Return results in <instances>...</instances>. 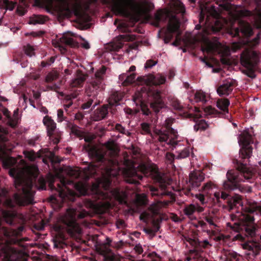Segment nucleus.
Here are the masks:
<instances>
[{
    "label": "nucleus",
    "mask_w": 261,
    "mask_h": 261,
    "mask_svg": "<svg viewBox=\"0 0 261 261\" xmlns=\"http://www.w3.org/2000/svg\"><path fill=\"white\" fill-rule=\"evenodd\" d=\"M17 192L14 195V200L20 206L33 204L35 189L39 190L48 189L54 194L50 196L49 200L52 202L57 201V197L63 201H74L78 194L67 187L72 185L81 195H91L94 200L105 201L99 204L103 205L105 210L111 207L110 200L112 196L121 204V190L118 189H111L112 180H95L91 185L88 180H13Z\"/></svg>",
    "instance_id": "1"
},
{
    "label": "nucleus",
    "mask_w": 261,
    "mask_h": 261,
    "mask_svg": "<svg viewBox=\"0 0 261 261\" xmlns=\"http://www.w3.org/2000/svg\"><path fill=\"white\" fill-rule=\"evenodd\" d=\"M228 206L229 210H232L237 206V204L241 206V211L237 212L235 214H231L232 221H237L233 225L228 223L232 230L239 232L233 238V240L241 241H245V237L250 238L243 245V248L247 250V254L249 258L253 259L259 255L261 252V244L254 240L257 230V225L255 223L254 215H261V205L256 202H247L243 205L240 198H229Z\"/></svg>",
    "instance_id": "2"
},
{
    "label": "nucleus",
    "mask_w": 261,
    "mask_h": 261,
    "mask_svg": "<svg viewBox=\"0 0 261 261\" xmlns=\"http://www.w3.org/2000/svg\"><path fill=\"white\" fill-rule=\"evenodd\" d=\"M124 164L125 167L123 173L126 177H133L136 176L141 179L144 176L151 177L153 179H163L164 174L153 164L142 163L137 165L131 161L125 159Z\"/></svg>",
    "instance_id": "3"
},
{
    "label": "nucleus",
    "mask_w": 261,
    "mask_h": 261,
    "mask_svg": "<svg viewBox=\"0 0 261 261\" xmlns=\"http://www.w3.org/2000/svg\"><path fill=\"white\" fill-rule=\"evenodd\" d=\"M210 31H205L203 34L197 35L193 37L192 43L203 41L205 42V46L202 47V50L206 52H217L222 57H227L231 51L235 52L241 48L242 44L240 42H234L230 47L221 44L217 40H210L207 39L206 35L210 33Z\"/></svg>",
    "instance_id": "4"
},
{
    "label": "nucleus",
    "mask_w": 261,
    "mask_h": 261,
    "mask_svg": "<svg viewBox=\"0 0 261 261\" xmlns=\"http://www.w3.org/2000/svg\"><path fill=\"white\" fill-rule=\"evenodd\" d=\"M154 19L157 22L164 21L169 19V23L164 33V40L165 43H168L173 38V33H176V38L180 35L179 21L175 15H171L168 10L158 11L155 14Z\"/></svg>",
    "instance_id": "5"
},
{
    "label": "nucleus",
    "mask_w": 261,
    "mask_h": 261,
    "mask_svg": "<svg viewBox=\"0 0 261 261\" xmlns=\"http://www.w3.org/2000/svg\"><path fill=\"white\" fill-rule=\"evenodd\" d=\"M113 10L117 14L122 15L128 14V9L133 11H138L139 13L145 14L149 10L148 2L138 5L135 0H112Z\"/></svg>",
    "instance_id": "6"
},
{
    "label": "nucleus",
    "mask_w": 261,
    "mask_h": 261,
    "mask_svg": "<svg viewBox=\"0 0 261 261\" xmlns=\"http://www.w3.org/2000/svg\"><path fill=\"white\" fill-rule=\"evenodd\" d=\"M23 166V168H12L9 171L10 175L12 177L19 179L22 177L36 178L39 174L38 167L35 165L27 166L24 160L20 161Z\"/></svg>",
    "instance_id": "7"
},
{
    "label": "nucleus",
    "mask_w": 261,
    "mask_h": 261,
    "mask_svg": "<svg viewBox=\"0 0 261 261\" xmlns=\"http://www.w3.org/2000/svg\"><path fill=\"white\" fill-rule=\"evenodd\" d=\"M65 172L71 177L77 178H82V179H89L92 177L97 171L96 166L90 165L84 168L81 171L78 167H68L65 169Z\"/></svg>",
    "instance_id": "8"
},
{
    "label": "nucleus",
    "mask_w": 261,
    "mask_h": 261,
    "mask_svg": "<svg viewBox=\"0 0 261 261\" xmlns=\"http://www.w3.org/2000/svg\"><path fill=\"white\" fill-rule=\"evenodd\" d=\"M106 150L102 151L99 149H93L91 150L93 155L99 162H103L107 159V155L115 156L118 152V147L115 142L108 141L104 146Z\"/></svg>",
    "instance_id": "9"
},
{
    "label": "nucleus",
    "mask_w": 261,
    "mask_h": 261,
    "mask_svg": "<svg viewBox=\"0 0 261 261\" xmlns=\"http://www.w3.org/2000/svg\"><path fill=\"white\" fill-rule=\"evenodd\" d=\"M251 142V136L247 132H244L239 137L238 143L241 147L240 155L242 159L250 158L252 150V148L250 146Z\"/></svg>",
    "instance_id": "10"
},
{
    "label": "nucleus",
    "mask_w": 261,
    "mask_h": 261,
    "mask_svg": "<svg viewBox=\"0 0 261 261\" xmlns=\"http://www.w3.org/2000/svg\"><path fill=\"white\" fill-rule=\"evenodd\" d=\"M220 9L227 12L233 20L240 17L248 16L251 14L250 11L246 9L240 10L239 7L232 5L228 3H224L220 5Z\"/></svg>",
    "instance_id": "11"
},
{
    "label": "nucleus",
    "mask_w": 261,
    "mask_h": 261,
    "mask_svg": "<svg viewBox=\"0 0 261 261\" xmlns=\"http://www.w3.org/2000/svg\"><path fill=\"white\" fill-rule=\"evenodd\" d=\"M21 255L19 251L8 244L0 246V258L2 261H19Z\"/></svg>",
    "instance_id": "12"
},
{
    "label": "nucleus",
    "mask_w": 261,
    "mask_h": 261,
    "mask_svg": "<svg viewBox=\"0 0 261 261\" xmlns=\"http://www.w3.org/2000/svg\"><path fill=\"white\" fill-rule=\"evenodd\" d=\"M258 61V54L252 49H246L241 55V64L247 68H253Z\"/></svg>",
    "instance_id": "13"
},
{
    "label": "nucleus",
    "mask_w": 261,
    "mask_h": 261,
    "mask_svg": "<svg viewBox=\"0 0 261 261\" xmlns=\"http://www.w3.org/2000/svg\"><path fill=\"white\" fill-rule=\"evenodd\" d=\"M156 134L158 136V140L161 142H165L167 144L175 146L176 145V142L174 140L177 138V133L176 130L171 128L167 131H162L158 130Z\"/></svg>",
    "instance_id": "14"
},
{
    "label": "nucleus",
    "mask_w": 261,
    "mask_h": 261,
    "mask_svg": "<svg viewBox=\"0 0 261 261\" xmlns=\"http://www.w3.org/2000/svg\"><path fill=\"white\" fill-rule=\"evenodd\" d=\"M73 36H75V34L71 32L64 34L57 42L56 47L58 48L61 53H64L66 50L64 45L73 47L77 46V43L72 38Z\"/></svg>",
    "instance_id": "15"
},
{
    "label": "nucleus",
    "mask_w": 261,
    "mask_h": 261,
    "mask_svg": "<svg viewBox=\"0 0 261 261\" xmlns=\"http://www.w3.org/2000/svg\"><path fill=\"white\" fill-rule=\"evenodd\" d=\"M87 214V213L86 211L80 213L79 214H75L74 215H71L70 219H67L64 220V223L66 225L68 231L70 233H79L81 230L79 224L76 221V215H77V218L82 219L85 218Z\"/></svg>",
    "instance_id": "16"
},
{
    "label": "nucleus",
    "mask_w": 261,
    "mask_h": 261,
    "mask_svg": "<svg viewBox=\"0 0 261 261\" xmlns=\"http://www.w3.org/2000/svg\"><path fill=\"white\" fill-rule=\"evenodd\" d=\"M207 8L208 10L209 14L215 18L214 24L211 26V31L215 33L219 32L222 27H224L225 20L220 18V14L216 10L215 6L211 5Z\"/></svg>",
    "instance_id": "17"
},
{
    "label": "nucleus",
    "mask_w": 261,
    "mask_h": 261,
    "mask_svg": "<svg viewBox=\"0 0 261 261\" xmlns=\"http://www.w3.org/2000/svg\"><path fill=\"white\" fill-rule=\"evenodd\" d=\"M150 95L153 98V101L150 103V107L155 113H158L161 110L167 108L166 105L162 99L159 91H152L150 93Z\"/></svg>",
    "instance_id": "18"
},
{
    "label": "nucleus",
    "mask_w": 261,
    "mask_h": 261,
    "mask_svg": "<svg viewBox=\"0 0 261 261\" xmlns=\"http://www.w3.org/2000/svg\"><path fill=\"white\" fill-rule=\"evenodd\" d=\"M252 33V30L250 24L242 21H239V28L232 29L230 31V34L233 37L240 36V33L242 35L249 37Z\"/></svg>",
    "instance_id": "19"
},
{
    "label": "nucleus",
    "mask_w": 261,
    "mask_h": 261,
    "mask_svg": "<svg viewBox=\"0 0 261 261\" xmlns=\"http://www.w3.org/2000/svg\"><path fill=\"white\" fill-rule=\"evenodd\" d=\"M233 82L231 79H227L218 87L217 92L220 96H227L232 91Z\"/></svg>",
    "instance_id": "20"
},
{
    "label": "nucleus",
    "mask_w": 261,
    "mask_h": 261,
    "mask_svg": "<svg viewBox=\"0 0 261 261\" xmlns=\"http://www.w3.org/2000/svg\"><path fill=\"white\" fill-rule=\"evenodd\" d=\"M106 71V68L102 66L95 73V76L97 79V82H94L90 88L93 93V95L95 96L97 93V90L102 88V85L99 82V80L102 79L103 75L105 74Z\"/></svg>",
    "instance_id": "21"
},
{
    "label": "nucleus",
    "mask_w": 261,
    "mask_h": 261,
    "mask_svg": "<svg viewBox=\"0 0 261 261\" xmlns=\"http://www.w3.org/2000/svg\"><path fill=\"white\" fill-rule=\"evenodd\" d=\"M43 123L46 127L48 135L51 136L56 128V123L48 116H45L43 118Z\"/></svg>",
    "instance_id": "22"
},
{
    "label": "nucleus",
    "mask_w": 261,
    "mask_h": 261,
    "mask_svg": "<svg viewBox=\"0 0 261 261\" xmlns=\"http://www.w3.org/2000/svg\"><path fill=\"white\" fill-rule=\"evenodd\" d=\"M221 258L224 261H239V255L233 251L224 250Z\"/></svg>",
    "instance_id": "23"
},
{
    "label": "nucleus",
    "mask_w": 261,
    "mask_h": 261,
    "mask_svg": "<svg viewBox=\"0 0 261 261\" xmlns=\"http://www.w3.org/2000/svg\"><path fill=\"white\" fill-rule=\"evenodd\" d=\"M230 105L229 101L228 99H220L217 102V107L221 111L224 117H226V114H228V107Z\"/></svg>",
    "instance_id": "24"
},
{
    "label": "nucleus",
    "mask_w": 261,
    "mask_h": 261,
    "mask_svg": "<svg viewBox=\"0 0 261 261\" xmlns=\"http://www.w3.org/2000/svg\"><path fill=\"white\" fill-rule=\"evenodd\" d=\"M119 79L124 85H127L132 84L135 81L136 74L134 73H129L128 72L122 73L119 76Z\"/></svg>",
    "instance_id": "25"
},
{
    "label": "nucleus",
    "mask_w": 261,
    "mask_h": 261,
    "mask_svg": "<svg viewBox=\"0 0 261 261\" xmlns=\"http://www.w3.org/2000/svg\"><path fill=\"white\" fill-rule=\"evenodd\" d=\"M190 243L194 246L196 251L201 250L203 248H206L210 245V243L207 240L202 241H199L198 239H190Z\"/></svg>",
    "instance_id": "26"
},
{
    "label": "nucleus",
    "mask_w": 261,
    "mask_h": 261,
    "mask_svg": "<svg viewBox=\"0 0 261 261\" xmlns=\"http://www.w3.org/2000/svg\"><path fill=\"white\" fill-rule=\"evenodd\" d=\"M54 245L56 248H64L66 246L65 238L63 234H59L55 238Z\"/></svg>",
    "instance_id": "27"
},
{
    "label": "nucleus",
    "mask_w": 261,
    "mask_h": 261,
    "mask_svg": "<svg viewBox=\"0 0 261 261\" xmlns=\"http://www.w3.org/2000/svg\"><path fill=\"white\" fill-rule=\"evenodd\" d=\"M173 10L177 13L184 14L185 12V8L183 4L179 0H173L171 3Z\"/></svg>",
    "instance_id": "28"
},
{
    "label": "nucleus",
    "mask_w": 261,
    "mask_h": 261,
    "mask_svg": "<svg viewBox=\"0 0 261 261\" xmlns=\"http://www.w3.org/2000/svg\"><path fill=\"white\" fill-rule=\"evenodd\" d=\"M240 180H224L223 182L224 188L228 190H234L238 188Z\"/></svg>",
    "instance_id": "29"
},
{
    "label": "nucleus",
    "mask_w": 261,
    "mask_h": 261,
    "mask_svg": "<svg viewBox=\"0 0 261 261\" xmlns=\"http://www.w3.org/2000/svg\"><path fill=\"white\" fill-rule=\"evenodd\" d=\"M47 20V18L42 15H34L30 18L29 24H43Z\"/></svg>",
    "instance_id": "30"
},
{
    "label": "nucleus",
    "mask_w": 261,
    "mask_h": 261,
    "mask_svg": "<svg viewBox=\"0 0 261 261\" xmlns=\"http://www.w3.org/2000/svg\"><path fill=\"white\" fill-rule=\"evenodd\" d=\"M150 83L153 85H161L166 81V78L160 74H157L155 76H151L149 78Z\"/></svg>",
    "instance_id": "31"
},
{
    "label": "nucleus",
    "mask_w": 261,
    "mask_h": 261,
    "mask_svg": "<svg viewBox=\"0 0 261 261\" xmlns=\"http://www.w3.org/2000/svg\"><path fill=\"white\" fill-rule=\"evenodd\" d=\"M108 113L107 107L105 106L95 112L96 118L95 120L98 121L105 118Z\"/></svg>",
    "instance_id": "32"
},
{
    "label": "nucleus",
    "mask_w": 261,
    "mask_h": 261,
    "mask_svg": "<svg viewBox=\"0 0 261 261\" xmlns=\"http://www.w3.org/2000/svg\"><path fill=\"white\" fill-rule=\"evenodd\" d=\"M208 127V124L207 122L203 120L200 119L197 120L195 125H194V128L195 130H204Z\"/></svg>",
    "instance_id": "33"
},
{
    "label": "nucleus",
    "mask_w": 261,
    "mask_h": 261,
    "mask_svg": "<svg viewBox=\"0 0 261 261\" xmlns=\"http://www.w3.org/2000/svg\"><path fill=\"white\" fill-rule=\"evenodd\" d=\"M237 168L238 170L240 171L243 173L249 174L252 173V171L250 170L249 166L247 165L246 164H244L241 161L238 163Z\"/></svg>",
    "instance_id": "34"
},
{
    "label": "nucleus",
    "mask_w": 261,
    "mask_h": 261,
    "mask_svg": "<svg viewBox=\"0 0 261 261\" xmlns=\"http://www.w3.org/2000/svg\"><path fill=\"white\" fill-rule=\"evenodd\" d=\"M189 179H204L205 177L204 174L200 170H196L191 172L189 174Z\"/></svg>",
    "instance_id": "35"
},
{
    "label": "nucleus",
    "mask_w": 261,
    "mask_h": 261,
    "mask_svg": "<svg viewBox=\"0 0 261 261\" xmlns=\"http://www.w3.org/2000/svg\"><path fill=\"white\" fill-rule=\"evenodd\" d=\"M150 190L152 192V194L153 195L159 196V195H164V196H165V195H170V192H166L165 191V189H164V192H161V193L160 192L158 188H155V187H151L150 189ZM170 198H171L170 202H173V201H175V198L171 195H170Z\"/></svg>",
    "instance_id": "36"
},
{
    "label": "nucleus",
    "mask_w": 261,
    "mask_h": 261,
    "mask_svg": "<svg viewBox=\"0 0 261 261\" xmlns=\"http://www.w3.org/2000/svg\"><path fill=\"white\" fill-rule=\"evenodd\" d=\"M196 210L195 206L194 204H191L184 208V213L189 218H191L193 214L196 212Z\"/></svg>",
    "instance_id": "37"
},
{
    "label": "nucleus",
    "mask_w": 261,
    "mask_h": 261,
    "mask_svg": "<svg viewBox=\"0 0 261 261\" xmlns=\"http://www.w3.org/2000/svg\"><path fill=\"white\" fill-rule=\"evenodd\" d=\"M194 99L196 102L201 101L202 102H206V95L205 93L202 91H197L194 94Z\"/></svg>",
    "instance_id": "38"
},
{
    "label": "nucleus",
    "mask_w": 261,
    "mask_h": 261,
    "mask_svg": "<svg viewBox=\"0 0 261 261\" xmlns=\"http://www.w3.org/2000/svg\"><path fill=\"white\" fill-rule=\"evenodd\" d=\"M176 159H184L188 157L190 154L189 149L185 148L182 150L176 151Z\"/></svg>",
    "instance_id": "39"
},
{
    "label": "nucleus",
    "mask_w": 261,
    "mask_h": 261,
    "mask_svg": "<svg viewBox=\"0 0 261 261\" xmlns=\"http://www.w3.org/2000/svg\"><path fill=\"white\" fill-rule=\"evenodd\" d=\"M58 78V73L57 71H53L49 72L45 77L46 82H51L57 80Z\"/></svg>",
    "instance_id": "40"
},
{
    "label": "nucleus",
    "mask_w": 261,
    "mask_h": 261,
    "mask_svg": "<svg viewBox=\"0 0 261 261\" xmlns=\"http://www.w3.org/2000/svg\"><path fill=\"white\" fill-rule=\"evenodd\" d=\"M8 132L7 129L3 126L0 125V142H6L7 141V134Z\"/></svg>",
    "instance_id": "41"
},
{
    "label": "nucleus",
    "mask_w": 261,
    "mask_h": 261,
    "mask_svg": "<svg viewBox=\"0 0 261 261\" xmlns=\"http://www.w3.org/2000/svg\"><path fill=\"white\" fill-rule=\"evenodd\" d=\"M85 79L84 76H80L73 80L70 84L72 87L81 86L84 82Z\"/></svg>",
    "instance_id": "42"
},
{
    "label": "nucleus",
    "mask_w": 261,
    "mask_h": 261,
    "mask_svg": "<svg viewBox=\"0 0 261 261\" xmlns=\"http://www.w3.org/2000/svg\"><path fill=\"white\" fill-rule=\"evenodd\" d=\"M4 5L5 9L12 11L14 9L15 6V3L12 1H9V0H3Z\"/></svg>",
    "instance_id": "43"
},
{
    "label": "nucleus",
    "mask_w": 261,
    "mask_h": 261,
    "mask_svg": "<svg viewBox=\"0 0 261 261\" xmlns=\"http://www.w3.org/2000/svg\"><path fill=\"white\" fill-rule=\"evenodd\" d=\"M23 154L26 158L30 161H34L37 157V155L33 151H24Z\"/></svg>",
    "instance_id": "44"
},
{
    "label": "nucleus",
    "mask_w": 261,
    "mask_h": 261,
    "mask_svg": "<svg viewBox=\"0 0 261 261\" xmlns=\"http://www.w3.org/2000/svg\"><path fill=\"white\" fill-rule=\"evenodd\" d=\"M142 133L143 134H150V125L147 123H142L141 124Z\"/></svg>",
    "instance_id": "45"
},
{
    "label": "nucleus",
    "mask_w": 261,
    "mask_h": 261,
    "mask_svg": "<svg viewBox=\"0 0 261 261\" xmlns=\"http://www.w3.org/2000/svg\"><path fill=\"white\" fill-rule=\"evenodd\" d=\"M171 105L175 110H180L182 108V105L179 101L176 98H173L170 101Z\"/></svg>",
    "instance_id": "46"
},
{
    "label": "nucleus",
    "mask_w": 261,
    "mask_h": 261,
    "mask_svg": "<svg viewBox=\"0 0 261 261\" xmlns=\"http://www.w3.org/2000/svg\"><path fill=\"white\" fill-rule=\"evenodd\" d=\"M24 51L28 56L32 57L34 55V49L32 46L29 44L24 47Z\"/></svg>",
    "instance_id": "47"
},
{
    "label": "nucleus",
    "mask_w": 261,
    "mask_h": 261,
    "mask_svg": "<svg viewBox=\"0 0 261 261\" xmlns=\"http://www.w3.org/2000/svg\"><path fill=\"white\" fill-rule=\"evenodd\" d=\"M93 103V107H95L97 105V101L94 102V99H89V100L88 101L87 103H84L82 107L84 109H88L92 106Z\"/></svg>",
    "instance_id": "48"
},
{
    "label": "nucleus",
    "mask_w": 261,
    "mask_h": 261,
    "mask_svg": "<svg viewBox=\"0 0 261 261\" xmlns=\"http://www.w3.org/2000/svg\"><path fill=\"white\" fill-rule=\"evenodd\" d=\"M159 209L160 207L157 204H152L150 207V211L154 215H157L159 214Z\"/></svg>",
    "instance_id": "49"
},
{
    "label": "nucleus",
    "mask_w": 261,
    "mask_h": 261,
    "mask_svg": "<svg viewBox=\"0 0 261 261\" xmlns=\"http://www.w3.org/2000/svg\"><path fill=\"white\" fill-rule=\"evenodd\" d=\"M237 173V172L230 170L228 171L227 173V178L228 180L229 179H237V176L236 174Z\"/></svg>",
    "instance_id": "50"
},
{
    "label": "nucleus",
    "mask_w": 261,
    "mask_h": 261,
    "mask_svg": "<svg viewBox=\"0 0 261 261\" xmlns=\"http://www.w3.org/2000/svg\"><path fill=\"white\" fill-rule=\"evenodd\" d=\"M204 220L207 222L210 226H214L216 227L217 225L214 221V218L211 216H207L205 217Z\"/></svg>",
    "instance_id": "51"
},
{
    "label": "nucleus",
    "mask_w": 261,
    "mask_h": 261,
    "mask_svg": "<svg viewBox=\"0 0 261 261\" xmlns=\"http://www.w3.org/2000/svg\"><path fill=\"white\" fill-rule=\"evenodd\" d=\"M198 225L203 229L204 231L206 232L208 234L211 233L212 231L211 230L206 229L207 224L204 221L202 220L199 221Z\"/></svg>",
    "instance_id": "52"
},
{
    "label": "nucleus",
    "mask_w": 261,
    "mask_h": 261,
    "mask_svg": "<svg viewBox=\"0 0 261 261\" xmlns=\"http://www.w3.org/2000/svg\"><path fill=\"white\" fill-rule=\"evenodd\" d=\"M57 117L58 122H62L64 120V112L62 110L59 109L58 110Z\"/></svg>",
    "instance_id": "53"
},
{
    "label": "nucleus",
    "mask_w": 261,
    "mask_h": 261,
    "mask_svg": "<svg viewBox=\"0 0 261 261\" xmlns=\"http://www.w3.org/2000/svg\"><path fill=\"white\" fill-rule=\"evenodd\" d=\"M156 63H157V62H156V61H153L152 60H148L145 63V64L144 65V68L145 69L150 68L152 67L153 66H154L155 65H156Z\"/></svg>",
    "instance_id": "54"
},
{
    "label": "nucleus",
    "mask_w": 261,
    "mask_h": 261,
    "mask_svg": "<svg viewBox=\"0 0 261 261\" xmlns=\"http://www.w3.org/2000/svg\"><path fill=\"white\" fill-rule=\"evenodd\" d=\"M16 162L17 161L15 158L11 157L7 159L5 161V164H7L8 166H12L16 164Z\"/></svg>",
    "instance_id": "55"
},
{
    "label": "nucleus",
    "mask_w": 261,
    "mask_h": 261,
    "mask_svg": "<svg viewBox=\"0 0 261 261\" xmlns=\"http://www.w3.org/2000/svg\"><path fill=\"white\" fill-rule=\"evenodd\" d=\"M80 38L84 41V42L81 43V46L86 49H89L90 48V45L89 42L87 41L84 40L82 37H80Z\"/></svg>",
    "instance_id": "56"
},
{
    "label": "nucleus",
    "mask_w": 261,
    "mask_h": 261,
    "mask_svg": "<svg viewBox=\"0 0 261 261\" xmlns=\"http://www.w3.org/2000/svg\"><path fill=\"white\" fill-rule=\"evenodd\" d=\"M134 249L135 251L138 253L139 254H141L143 252V249L140 244L136 245V246L134 248Z\"/></svg>",
    "instance_id": "57"
},
{
    "label": "nucleus",
    "mask_w": 261,
    "mask_h": 261,
    "mask_svg": "<svg viewBox=\"0 0 261 261\" xmlns=\"http://www.w3.org/2000/svg\"><path fill=\"white\" fill-rule=\"evenodd\" d=\"M17 118H13L12 119H10L9 121V125L12 127H15V126L17 124Z\"/></svg>",
    "instance_id": "58"
},
{
    "label": "nucleus",
    "mask_w": 261,
    "mask_h": 261,
    "mask_svg": "<svg viewBox=\"0 0 261 261\" xmlns=\"http://www.w3.org/2000/svg\"><path fill=\"white\" fill-rule=\"evenodd\" d=\"M95 138V136L93 135H87L85 137V141L86 142H90Z\"/></svg>",
    "instance_id": "59"
},
{
    "label": "nucleus",
    "mask_w": 261,
    "mask_h": 261,
    "mask_svg": "<svg viewBox=\"0 0 261 261\" xmlns=\"http://www.w3.org/2000/svg\"><path fill=\"white\" fill-rule=\"evenodd\" d=\"M196 198L201 202V203H204L205 198L203 194H199L196 196Z\"/></svg>",
    "instance_id": "60"
},
{
    "label": "nucleus",
    "mask_w": 261,
    "mask_h": 261,
    "mask_svg": "<svg viewBox=\"0 0 261 261\" xmlns=\"http://www.w3.org/2000/svg\"><path fill=\"white\" fill-rule=\"evenodd\" d=\"M145 232L150 235L155 236L154 230L152 228H145L144 229Z\"/></svg>",
    "instance_id": "61"
},
{
    "label": "nucleus",
    "mask_w": 261,
    "mask_h": 261,
    "mask_svg": "<svg viewBox=\"0 0 261 261\" xmlns=\"http://www.w3.org/2000/svg\"><path fill=\"white\" fill-rule=\"evenodd\" d=\"M166 158L167 160L170 161H172L174 159V155L171 153H167L166 155Z\"/></svg>",
    "instance_id": "62"
},
{
    "label": "nucleus",
    "mask_w": 261,
    "mask_h": 261,
    "mask_svg": "<svg viewBox=\"0 0 261 261\" xmlns=\"http://www.w3.org/2000/svg\"><path fill=\"white\" fill-rule=\"evenodd\" d=\"M229 195L224 192H222L221 194V198L224 200L227 199L229 198Z\"/></svg>",
    "instance_id": "63"
},
{
    "label": "nucleus",
    "mask_w": 261,
    "mask_h": 261,
    "mask_svg": "<svg viewBox=\"0 0 261 261\" xmlns=\"http://www.w3.org/2000/svg\"><path fill=\"white\" fill-rule=\"evenodd\" d=\"M121 48V45L120 44H114L112 46V50H114V51H117V50H118V49H119Z\"/></svg>",
    "instance_id": "64"
}]
</instances>
